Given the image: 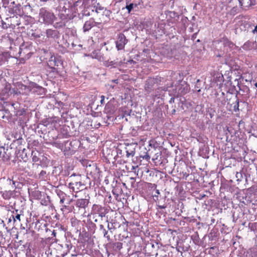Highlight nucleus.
<instances>
[{"label":"nucleus","mask_w":257,"mask_h":257,"mask_svg":"<svg viewBox=\"0 0 257 257\" xmlns=\"http://www.w3.org/2000/svg\"><path fill=\"white\" fill-rule=\"evenodd\" d=\"M99 229H100V230H101V231H103V230H104V229H105V228H104V226H103V225H102V224H100V225H99Z\"/></svg>","instance_id":"79ce46f5"},{"label":"nucleus","mask_w":257,"mask_h":257,"mask_svg":"<svg viewBox=\"0 0 257 257\" xmlns=\"http://www.w3.org/2000/svg\"><path fill=\"white\" fill-rule=\"evenodd\" d=\"M96 24L97 23L92 18L86 21L83 27V32L86 33V32H88L92 28L96 26Z\"/></svg>","instance_id":"9d476101"},{"label":"nucleus","mask_w":257,"mask_h":257,"mask_svg":"<svg viewBox=\"0 0 257 257\" xmlns=\"http://www.w3.org/2000/svg\"><path fill=\"white\" fill-rule=\"evenodd\" d=\"M37 153L34 151L32 152V161L33 162L36 163L39 161V158L37 156Z\"/></svg>","instance_id":"393cba45"},{"label":"nucleus","mask_w":257,"mask_h":257,"mask_svg":"<svg viewBox=\"0 0 257 257\" xmlns=\"http://www.w3.org/2000/svg\"><path fill=\"white\" fill-rule=\"evenodd\" d=\"M47 178L46 172L44 170L41 171L39 174V178L41 180H45Z\"/></svg>","instance_id":"412c9836"},{"label":"nucleus","mask_w":257,"mask_h":257,"mask_svg":"<svg viewBox=\"0 0 257 257\" xmlns=\"http://www.w3.org/2000/svg\"><path fill=\"white\" fill-rule=\"evenodd\" d=\"M127 43V40L123 34H120L118 36V40L116 42V47L118 50H122Z\"/></svg>","instance_id":"0eeeda50"},{"label":"nucleus","mask_w":257,"mask_h":257,"mask_svg":"<svg viewBox=\"0 0 257 257\" xmlns=\"http://www.w3.org/2000/svg\"><path fill=\"white\" fill-rule=\"evenodd\" d=\"M175 112V110L174 109L173 111V113H174Z\"/></svg>","instance_id":"6e6d98bb"},{"label":"nucleus","mask_w":257,"mask_h":257,"mask_svg":"<svg viewBox=\"0 0 257 257\" xmlns=\"http://www.w3.org/2000/svg\"><path fill=\"white\" fill-rule=\"evenodd\" d=\"M94 8H95V12L97 13H98L100 11H102L105 9V8L103 7L100 6L99 4H97V5Z\"/></svg>","instance_id":"5701e85b"},{"label":"nucleus","mask_w":257,"mask_h":257,"mask_svg":"<svg viewBox=\"0 0 257 257\" xmlns=\"http://www.w3.org/2000/svg\"><path fill=\"white\" fill-rule=\"evenodd\" d=\"M105 15H109L110 14V12L109 11L106 10L105 9H104V12H103Z\"/></svg>","instance_id":"ea45409f"},{"label":"nucleus","mask_w":257,"mask_h":257,"mask_svg":"<svg viewBox=\"0 0 257 257\" xmlns=\"http://www.w3.org/2000/svg\"><path fill=\"white\" fill-rule=\"evenodd\" d=\"M11 93L16 94V95H19L20 94V92L19 91V89H18V88L16 86H15L14 88H12L10 89Z\"/></svg>","instance_id":"bb28decb"},{"label":"nucleus","mask_w":257,"mask_h":257,"mask_svg":"<svg viewBox=\"0 0 257 257\" xmlns=\"http://www.w3.org/2000/svg\"><path fill=\"white\" fill-rule=\"evenodd\" d=\"M71 201H72V200H71L69 202V203H68V204H70V202H71Z\"/></svg>","instance_id":"4d7b16f0"},{"label":"nucleus","mask_w":257,"mask_h":257,"mask_svg":"<svg viewBox=\"0 0 257 257\" xmlns=\"http://www.w3.org/2000/svg\"><path fill=\"white\" fill-rule=\"evenodd\" d=\"M107 229L109 230L110 233H112V230H114L115 228L112 224L110 225L108 223L107 224Z\"/></svg>","instance_id":"c756f323"},{"label":"nucleus","mask_w":257,"mask_h":257,"mask_svg":"<svg viewBox=\"0 0 257 257\" xmlns=\"http://www.w3.org/2000/svg\"><path fill=\"white\" fill-rule=\"evenodd\" d=\"M55 257H60V256H59V255H56V256H55Z\"/></svg>","instance_id":"bf43d9fd"},{"label":"nucleus","mask_w":257,"mask_h":257,"mask_svg":"<svg viewBox=\"0 0 257 257\" xmlns=\"http://www.w3.org/2000/svg\"><path fill=\"white\" fill-rule=\"evenodd\" d=\"M12 216L9 219V222H11L12 220Z\"/></svg>","instance_id":"09e8293b"},{"label":"nucleus","mask_w":257,"mask_h":257,"mask_svg":"<svg viewBox=\"0 0 257 257\" xmlns=\"http://www.w3.org/2000/svg\"><path fill=\"white\" fill-rule=\"evenodd\" d=\"M201 196V198H203V197H205L206 196V195L205 194H203V195H200Z\"/></svg>","instance_id":"3c124183"},{"label":"nucleus","mask_w":257,"mask_h":257,"mask_svg":"<svg viewBox=\"0 0 257 257\" xmlns=\"http://www.w3.org/2000/svg\"><path fill=\"white\" fill-rule=\"evenodd\" d=\"M40 166V165L39 164H37V163H34L33 164V165H32V168H35V169H38L39 168V167Z\"/></svg>","instance_id":"e433bc0d"},{"label":"nucleus","mask_w":257,"mask_h":257,"mask_svg":"<svg viewBox=\"0 0 257 257\" xmlns=\"http://www.w3.org/2000/svg\"><path fill=\"white\" fill-rule=\"evenodd\" d=\"M23 46H21V47H20V53L21 54L22 53V51H23Z\"/></svg>","instance_id":"49530a36"},{"label":"nucleus","mask_w":257,"mask_h":257,"mask_svg":"<svg viewBox=\"0 0 257 257\" xmlns=\"http://www.w3.org/2000/svg\"><path fill=\"white\" fill-rule=\"evenodd\" d=\"M157 79L154 78H149L145 84V89L148 93H150L154 90V86L157 83Z\"/></svg>","instance_id":"423d86ee"},{"label":"nucleus","mask_w":257,"mask_h":257,"mask_svg":"<svg viewBox=\"0 0 257 257\" xmlns=\"http://www.w3.org/2000/svg\"><path fill=\"white\" fill-rule=\"evenodd\" d=\"M134 144H130L125 148L127 157H133L135 154V148Z\"/></svg>","instance_id":"f8f14e48"},{"label":"nucleus","mask_w":257,"mask_h":257,"mask_svg":"<svg viewBox=\"0 0 257 257\" xmlns=\"http://www.w3.org/2000/svg\"><path fill=\"white\" fill-rule=\"evenodd\" d=\"M96 58H97V59H99V60H100V57H96Z\"/></svg>","instance_id":"603ef678"},{"label":"nucleus","mask_w":257,"mask_h":257,"mask_svg":"<svg viewBox=\"0 0 257 257\" xmlns=\"http://www.w3.org/2000/svg\"><path fill=\"white\" fill-rule=\"evenodd\" d=\"M93 207L98 208L97 211L99 216L101 217L105 216L106 214V210L104 208H103L101 206H98L97 205H94Z\"/></svg>","instance_id":"f3484780"},{"label":"nucleus","mask_w":257,"mask_h":257,"mask_svg":"<svg viewBox=\"0 0 257 257\" xmlns=\"http://www.w3.org/2000/svg\"><path fill=\"white\" fill-rule=\"evenodd\" d=\"M60 18H61V19H62V20H64V19H66V17H65V16L63 15H62V14H60Z\"/></svg>","instance_id":"c03bdc74"},{"label":"nucleus","mask_w":257,"mask_h":257,"mask_svg":"<svg viewBox=\"0 0 257 257\" xmlns=\"http://www.w3.org/2000/svg\"><path fill=\"white\" fill-rule=\"evenodd\" d=\"M56 19V17L52 11L45 8L40 9L39 13V22L45 25L52 24Z\"/></svg>","instance_id":"f257e3e1"},{"label":"nucleus","mask_w":257,"mask_h":257,"mask_svg":"<svg viewBox=\"0 0 257 257\" xmlns=\"http://www.w3.org/2000/svg\"><path fill=\"white\" fill-rule=\"evenodd\" d=\"M224 45L225 47L229 48L231 49H233V48L235 46L232 42L229 41L228 40H225Z\"/></svg>","instance_id":"6ab92c4d"},{"label":"nucleus","mask_w":257,"mask_h":257,"mask_svg":"<svg viewBox=\"0 0 257 257\" xmlns=\"http://www.w3.org/2000/svg\"><path fill=\"white\" fill-rule=\"evenodd\" d=\"M115 64V63L112 61H109L108 60V61H105L104 62V65L107 67L112 66L113 65H114Z\"/></svg>","instance_id":"cd10ccee"},{"label":"nucleus","mask_w":257,"mask_h":257,"mask_svg":"<svg viewBox=\"0 0 257 257\" xmlns=\"http://www.w3.org/2000/svg\"><path fill=\"white\" fill-rule=\"evenodd\" d=\"M104 98H105L104 96H103V95H101V100H100V103H101V104H103V103H104Z\"/></svg>","instance_id":"a19ab883"},{"label":"nucleus","mask_w":257,"mask_h":257,"mask_svg":"<svg viewBox=\"0 0 257 257\" xmlns=\"http://www.w3.org/2000/svg\"><path fill=\"white\" fill-rule=\"evenodd\" d=\"M11 4L14 5L15 4V2H11Z\"/></svg>","instance_id":"864d4df0"},{"label":"nucleus","mask_w":257,"mask_h":257,"mask_svg":"<svg viewBox=\"0 0 257 257\" xmlns=\"http://www.w3.org/2000/svg\"><path fill=\"white\" fill-rule=\"evenodd\" d=\"M166 206L165 205H159L158 208L160 209H165L166 208Z\"/></svg>","instance_id":"37998d69"},{"label":"nucleus","mask_w":257,"mask_h":257,"mask_svg":"<svg viewBox=\"0 0 257 257\" xmlns=\"http://www.w3.org/2000/svg\"><path fill=\"white\" fill-rule=\"evenodd\" d=\"M89 201L86 199H79L76 201L75 205L79 209H85L88 205Z\"/></svg>","instance_id":"9b49d317"},{"label":"nucleus","mask_w":257,"mask_h":257,"mask_svg":"<svg viewBox=\"0 0 257 257\" xmlns=\"http://www.w3.org/2000/svg\"><path fill=\"white\" fill-rule=\"evenodd\" d=\"M61 193L62 196L60 197V203L62 204L64 202V200H65L64 196L65 195V194H63L62 192H61Z\"/></svg>","instance_id":"f704fd0d"},{"label":"nucleus","mask_w":257,"mask_h":257,"mask_svg":"<svg viewBox=\"0 0 257 257\" xmlns=\"http://www.w3.org/2000/svg\"><path fill=\"white\" fill-rule=\"evenodd\" d=\"M2 28L3 29H7L8 28L7 24L4 22V21H2Z\"/></svg>","instance_id":"c9c22d12"},{"label":"nucleus","mask_w":257,"mask_h":257,"mask_svg":"<svg viewBox=\"0 0 257 257\" xmlns=\"http://www.w3.org/2000/svg\"><path fill=\"white\" fill-rule=\"evenodd\" d=\"M235 176L237 181H240L242 178V174L241 173L237 172Z\"/></svg>","instance_id":"c85d7f7f"},{"label":"nucleus","mask_w":257,"mask_h":257,"mask_svg":"<svg viewBox=\"0 0 257 257\" xmlns=\"http://www.w3.org/2000/svg\"><path fill=\"white\" fill-rule=\"evenodd\" d=\"M80 177V176H77V178H79Z\"/></svg>","instance_id":"13d9d810"},{"label":"nucleus","mask_w":257,"mask_h":257,"mask_svg":"<svg viewBox=\"0 0 257 257\" xmlns=\"http://www.w3.org/2000/svg\"><path fill=\"white\" fill-rule=\"evenodd\" d=\"M68 126H65L61 129V133L63 138H67L70 136L69 132H68Z\"/></svg>","instance_id":"a211bd4d"},{"label":"nucleus","mask_w":257,"mask_h":257,"mask_svg":"<svg viewBox=\"0 0 257 257\" xmlns=\"http://www.w3.org/2000/svg\"><path fill=\"white\" fill-rule=\"evenodd\" d=\"M9 12L13 14L21 15L22 14L21 5L18 4L16 5L15 7H13V8L10 9Z\"/></svg>","instance_id":"ddd939ff"},{"label":"nucleus","mask_w":257,"mask_h":257,"mask_svg":"<svg viewBox=\"0 0 257 257\" xmlns=\"http://www.w3.org/2000/svg\"><path fill=\"white\" fill-rule=\"evenodd\" d=\"M102 233L103 234V237L106 238L108 241L110 240V235H109L108 231L107 230L105 229L104 230H103Z\"/></svg>","instance_id":"a878e982"},{"label":"nucleus","mask_w":257,"mask_h":257,"mask_svg":"<svg viewBox=\"0 0 257 257\" xmlns=\"http://www.w3.org/2000/svg\"><path fill=\"white\" fill-rule=\"evenodd\" d=\"M115 245L117 249H120L122 248V244L121 242H116Z\"/></svg>","instance_id":"72a5a7b5"},{"label":"nucleus","mask_w":257,"mask_h":257,"mask_svg":"<svg viewBox=\"0 0 257 257\" xmlns=\"http://www.w3.org/2000/svg\"><path fill=\"white\" fill-rule=\"evenodd\" d=\"M241 47L244 50H248L250 49L251 47V43L248 41L245 42Z\"/></svg>","instance_id":"4be33fe9"},{"label":"nucleus","mask_w":257,"mask_h":257,"mask_svg":"<svg viewBox=\"0 0 257 257\" xmlns=\"http://www.w3.org/2000/svg\"><path fill=\"white\" fill-rule=\"evenodd\" d=\"M251 32L253 34L257 33V25L254 27L253 29L251 30Z\"/></svg>","instance_id":"4c0bfd02"},{"label":"nucleus","mask_w":257,"mask_h":257,"mask_svg":"<svg viewBox=\"0 0 257 257\" xmlns=\"http://www.w3.org/2000/svg\"><path fill=\"white\" fill-rule=\"evenodd\" d=\"M156 194L154 195V197H158V195L160 194L159 190L156 189L155 191Z\"/></svg>","instance_id":"58836bf2"},{"label":"nucleus","mask_w":257,"mask_h":257,"mask_svg":"<svg viewBox=\"0 0 257 257\" xmlns=\"http://www.w3.org/2000/svg\"><path fill=\"white\" fill-rule=\"evenodd\" d=\"M52 235L53 236H56V232L55 231V230H53V231H52Z\"/></svg>","instance_id":"a18cd8bd"},{"label":"nucleus","mask_w":257,"mask_h":257,"mask_svg":"<svg viewBox=\"0 0 257 257\" xmlns=\"http://www.w3.org/2000/svg\"><path fill=\"white\" fill-rule=\"evenodd\" d=\"M86 171L87 173L89 174L94 179H96L99 178L100 171L95 164L93 163L92 165L90 164L87 166Z\"/></svg>","instance_id":"7ed1b4c3"},{"label":"nucleus","mask_w":257,"mask_h":257,"mask_svg":"<svg viewBox=\"0 0 257 257\" xmlns=\"http://www.w3.org/2000/svg\"><path fill=\"white\" fill-rule=\"evenodd\" d=\"M14 85L19 89L20 94L28 95L30 92L31 91L30 84L29 86H26L23 84L22 82H19L14 83Z\"/></svg>","instance_id":"39448f33"},{"label":"nucleus","mask_w":257,"mask_h":257,"mask_svg":"<svg viewBox=\"0 0 257 257\" xmlns=\"http://www.w3.org/2000/svg\"><path fill=\"white\" fill-rule=\"evenodd\" d=\"M237 26L241 31H248L252 29L253 25L251 23L245 20L239 21L237 24Z\"/></svg>","instance_id":"20e7f679"},{"label":"nucleus","mask_w":257,"mask_h":257,"mask_svg":"<svg viewBox=\"0 0 257 257\" xmlns=\"http://www.w3.org/2000/svg\"><path fill=\"white\" fill-rule=\"evenodd\" d=\"M75 176V175L74 174L70 177L71 181L69 183L68 186L73 191L77 192L83 189V185L78 179L73 180V178Z\"/></svg>","instance_id":"f03ea898"},{"label":"nucleus","mask_w":257,"mask_h":257,"mask_svg":"<svg viewBox=\"0 0 257 257\" xmlns=\"http://www.w3.org/2000/svg\"><path fill=\"white\" fill-rule=\"evenodd\" d=\"M61 210L63 211H64L65 210H68V211L70 210L68 206L66 205H62V208H61Z\"/></svg>","instance_id":"473e14b6"},{"label":"nucleus","mask_w":257,"mask_h":257,"mask_svg":"<svg viewBox=\"0 0 257 257\" xmlns=\"http://www.w3.org/2000/svg\"><path fill=\"white\" fill-rule=\"evenodd\" d=\"M238 107H239V101H238V99H237L236 100V104L233 106L234 110L235 111H236L237 110H238L239 109Z\"/></svg>","instance_id":"2f4dec72"},{"label":"nucleus","mask_w":257,"mask_h":257,"mask_svg":"<svg viewBox=\"0 0 257 257\" xmlns=\"http://www.w3.org/2000/svg\"><path fill=\"white\" fill-rule=\"evenodd\" d=\"M3 6L6 8L9 7V4L10 3V0H2Z\"/></svg>","instance_id":"7c9ffc66"},{"label":"nucleus","mask_w":257,"mask_h":257,"mask_svg":"<svg viewBox=\"0 0 257 257\" xmlns=\"http://www.w3.org/2000/svg\"><path fill=\"white\" fill-rule=\"evenodd\" d=\"M18 210H16L15 212L14 211L13 212V214L12 215V217L14 222H15L17 219L19 221L21 220L20 214H19L18 213Z\"/></svg>","instance_id":"aec40b11"},{"label":"nucleus","mask_w":257,"mask_h":257,"mask_svg":"<svg viewBox=\"0 0 257 257\" xmlns=\"http://www.w3.org/2000/svg\"><path fill=\"white\" fill-rule=\"evenodd\" d=\"M117 81V80H113V81H114V82H116V81Z\"/></svg>","instance_id":"5fc2aeb1"},{"label":"nucleus","mask_w":257,"mask_h":257,"mask_svg":"<svg viewBox=\"0 0 257 257\" xmlns=\"http://www.w3.org/2000/svg\"><path fill=\"white\" fill-rule=\"evenodd\" d=\"M3 152H2V149L0 148V159L3 161H7L10 159V156L6 154L5 151V148H3Z\"/></svg>","instance_id":"dca6fc26"},{"label":"nucleus","mask_w":257,"mask_h":257,"mask_svg":"<svg viewBox=\"0 0 257 257\" xmlns=\"http://www.w3.org/2000/svg\"><path fill=\"white\" fill-rule=\"evenodd\" d=\"M46 34L49 38H55L58 36V32L55 30L48 29L46 30Z\"/></svg>","instance_id":"4468645a"},{"label":"nucleus","mask_w":257,"mask_h":257,"mask_svg":"<svg viewBox=\"0 0 257 257\" xmlns=\"http://www.w3.org/2000/svg\"><path fill=\"white\" fill-rule=\"evenodd\" d=\"M137 6V5L131 3L128 5L127 4L125 7V8L127 9L128 13H130V12L133 9V8L135 7H136Z\"/></svg>","instance_id":"b1692460"},{"label":"nucleus","mask_w":257,"mask_h":257,"mask_svg":"<svg viewBox=\"0 0 257 257\" xmlns=\"http://www.w3.org/2000/svg\"><path fill=\"white\" fill-rule=\"evenodd\" d=\"M240 6L248 8L255 4V0H239Z\"/></svg>","instance_id":"2eb2a0df"},{"label":"nucleus","mask_w":257,"mask_h":257,"mask_svg":"<svg viewBox=\"0 0 257 257\" xmlns=\"http://www.w3.org/2000/svg\"><path fill=\"white\" fill-rule=\"evenodd\" d=\"M225 63L226 64H229V60L228 59H227V58H225Z\"/></svg>","instance_id":"de8ad7c7"},{"label":"nucleus","mask_w":257,"mask_h":257,"mask_svg":"<svg viewBox=\"0 0 257 257\" xmlns=\"http://www.w3.org/2000/svg\"><path fill=\"white\" fill-rule=\"evenodd\" d=\"M66 254H67V253H63L61 254V256H62V257H64L66 255Z\"/></svg>","instance_id":"8fccbe9b"},{"label":"nucleus","mask_w":257,"mask_h":257,"mask_svg":"<svg viewBox=\"0 0 257 257\" xmlns=\"http://www.w3.org/2000/svg\"><path fill=\"white\" fill-rule=\"evenodd\" d=\"M30 87H31V91L37 93L38 95H42L45 93V89L35 82H31Z\"/></svg>","instance_id":"1a4fd4ad"},{"label":"nucleus","mask_w":257,"mask_h":257,"mask_svg":"<svg viewBox=\"0 0 257 257\" xmlns=\"http://www.w3.org/2000/svg\"><path fill=\"white\" fill-rule=\"evenodd\" d=\"M17 192L15 190H4L1 191L0 194L5 200H10L12 198H15L17 196Z\"/></svg>","instance_id":"6e6552de"}]
</instances>
